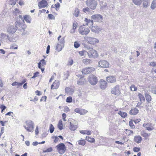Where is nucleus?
I'll list each match as a JSON object with an SVG mask.
<instances>
[{
    "label": "nucleus",
    "mask_w": 156,
    "mask_h": 156,
    "mask_svg": "<svg viewBox=\"0 0 156 156\" xmlns=\"http://www.w3.org/2000/svg\"><path fill=\"white\" fill-rule=\"evenodd\" d=\"M62 122L61 120L59 121L58 125V127L60 130H62L63 129Z\"/></svg>",
    "instance_id": "obj_30"
},
{
    "label": "nucleus",
    "mask_w": 156,
    "mask_h": 156,
    "mask_svg": "<svg viewBox=\"0 0 156 156\" xmlns=\"http://www.w3.org/2000/svg\"><path fill=\"white\" fill-rule=\"evenodd\" d=\"M57 149L59 154H63L66 150V147L64 144L61 143L59 144L56 146Z\"/></svg>",
    "instance_id": "obj_3"
},
{
    "label": "nucleus",
    "mask_w": 156,
    "mask_h": 156,
    "mask_svg": "<svg viewBox=\"0 0 156 156\" xmlns=\"http://www.w3.org/2000/svg\"><path fill=\"white\" fill-rule=\"evenodd\" d=\"M142 0H133V3L136 5H140L142 2Z\"/></svg>",
    "instance_id": "obj_33"
},
{
    "label": "nucleus",
    "mask_w": 156,
    "mask_h": 156,
    "mask_svg": "<svg viewBox=\"0 0 156 156\" xmlns=\"http://www.w3.org/2000/svg\"><path fill=\"white\" fill-rule=\"evenodd\" d=\"M89 8L87 7L83 9V11L84 12L86 13L89 12Z\"/></svg>",
    "instance_id": "obj_59"
},
{
    "label": "nucleus",
    "mask_w": 156,
    "mask_h": 156,
    "mask_svg": "<svg viewBox=\"0 0 156 156\" xmlns=\"http://www.w3.org/2000/svg\"><path fill=\"white\" fill-rule=\"evenodd\" d=\"M48 5V3L46 1L42 0L40 2L38 3V6L39 9L45 8Z\"/></svg>",
    "instance_id": "obj_15"
},
{
    "label": "nucleus",
    "mask_w": 156,
    "mask_h": 156,
    "mask_svg": "<svg viewBox=\"0 0 156 156\" xmlns=\"http://www.w3.org/2000/svg\"><path fill=\"white\" fill-rule=\"evenodd\" d=\"M66 102L68 103H71L72 101V98L71 97H68L66 99Z\"/></svg>",
    "instance_id": "obj_47"
},
{
    "label": "nucleus",
    "mask_w": 156,
    "mask_h": 156,
    "mask_svg": "<svg viewBox=\"0 0 156 156\" xmlns=\"http://www.w3.org/2000/svg\"><path fill=\"white\" fill-rule=\"evenodd\" d=\"M80 43L78 41H76L74 42V46L75 48H79L80 46Z\"/></svg>",
    "instance_id": "obj_41"
},
{
    "label": "nucleus",
    "mask_w": 156,
    "mask_h": 156,
    "mask_svg": "<svg viewBox=\"0 0 156 156\" xmlns=\"http://www.w3.org/2000/svg\"><path fill=\"white\" fill-rule=\"evenodd\" d=\"M17 30V29L14 26H10L7 28V31L9 34H13Z\"/></svg>",
    "instance_id": "obj_12"
},
{
    "label": "nucleus",
    "mask_w": 156,
    "mask_h": 156,
    "mask_svg": "<svg viewBox=\"0 0 156 156\" xmlns=\"http://www.w3.org/2000/svg\"><path fill=\"white\" fill-rule=\"evenodd\" d=\"M151 92L153 93L156 94V87L152 89Z\"/></svg>",
    "instance_id": "obj_60"
},
{
    "label": "nucleus",
    "mask_w": 156,
    "mask_h": 156,
    "mask_svg": "<svg viewBox=\"0 0 156 156\" xmlns=\"http://www.w3.org/2000/svg\"><path fill=\"white\" fill-rule=\"evenodd\" d=\"M77 143H78L79 145L83 146L86 144V141L85 140L81 139L80 140H78L77 141Z\"/></svg>",
    "instance_id": "obj_25"
},
{
    "label": "nucleus",
    "mask_w": 156,
    "mask_h": 156,
    "mask_svg": "<svg viewBox=\"0 0 156 156\" xmlns=\"http://www.w3.org/2000/svg\"><path fill=\"white\" fill-rule=\"evenodd\" d=\"M55 128L52 124H50L49 128L50 132L52 133L54 131Z\"/></svg>",
    "instance_id": "obj_44"
},
{
    "label": "nucleus",
    "mask_w": 156,
    "mask_h": 156,
    "mask_svg": "<svg viewBox=\"0 0 156 156\" xmlns=\"http://www.w3.org/2000/svg\"><path fill=\"white\" fill-rule=\"evenodd\" d=\"M39 74L38 72H36L34 74L33 76L31 77V78L32 79H34L36 77H37Z\"/></svg>",
    "instance_id": "obj_55"
},
{
    "label": "nucleus",
    "mask_w": 156,
    "mask_h": 156,
    "mask_svg": "<svg viewBox=\"0 0 156 156\" xmlns=\"http://www.w3.org/2000/svg\"><path fill=\"white\" fill-rule=\"evenodd\" d=\"M85 39L87 42L92 44H94L99 42L98 39L94 37H86Z\"/></svg>",
    "instance_id": "obj_8"
},
{
    "label": "nucleus",
    "mask_w": 156,
    "mask_h": 156,
    "mask_svg": "<svg viewBox=\"0 0 156 156\" xmlns=\"http://www.w3.org/2000/svg\"><path fill=\"white\" fill-rule=\"evenodd\" d=\"M138 96L140 101H145V98L144 96L142 94L139 93L138 94Z\"/></svg>",
    "instance_id": "obj_40"
},
{
    "label": "nucleus",
    "mask_w": 156,
    "mask_h": 156,
    "mask_svg": "<svg viewBox=\"0 0 156 156\" xmlns=\"http://www.w3.org/2000/svg\"><path fill=\"white\" fill-rule=\"evenodd\" d=\"M129 125L131 127V128L132 129L134 128L135 127L134 124H133V121L131 120L129 122Z\"/></svg>",
    "instance_id": "obj_49"
},
{
    "label": "nucleus",
    "mask_w": 156,
    "mask_h": 156,
    "mask_svg": "<svg viewBox=\"0 0 156 156\" xmlns=\"http://www.w3.org/2000/svg\"><path fill=\"white\" fill-rule=\"evenodd\" d=\"M77 26V23H73V28L74 29H76V27Z\"/></svg>",
    "instance_id": "obj_61"
},
{
    "label": "nucleus",
    "mask_w": 156,
    "mask_h": 156,
    "mask_svg": "<svg viewBox=\"0 0 156 156\" xmlns=\"http://www.w3.org/2000/svg\"><path fill=\"white\" fill-rule=\"evenodd\" d=\"M150 0H144L143 3L144 7L146 8L147 7L148 4L149 3Z\"/></svg>",
    "instance_id": "obj_36"
},
{
    "label": "nucleus",
    "mask_w": 156,
    "mask_h": 156,
    "mask_svg": "<svg viewBox=\"0 0 156 156\" xmlns=\"http://www.w3.org/2000/svg\"><path fill=\"white\" fill-rule=\"evenodd\" d=\"M78 31L82 35H87L89 33L90 30L88 27H86L84 24L80 27L78 29Z\"/></svg>",
    "instance_id": "obj_4"
},
{
    "label": "nucleus",
    "mask_w": 156,
    "mask_h": 156,
    "mask_svg": "<svg viewBox=\"0 0 156 156\" xmlns=\"http://www.w3.org/2000/svg\"><path fill=\"white\" fill-rule=\"evenodd\" d=\"M94 70V68L92 67L86 68L83 69L82 71V73L84 74H87L90 73L92 71Z\"/></svg>",
    "instance_id": "obj_13"
},
{
    "label": "nucleus",
    "mask_w": 156,
    "mask_h": 156,
    "mask_svg": "<svg viewBox=\"0 0 156 156\" xmlns=\"http://www.w3.org/2000/svg\"><path fill=\"white\" fill-rule=\"evenodd\" d=\"M7 37L8 40L11 42H16L18 39V35L14 34H12V36L9 37V36H7Z\"/></svg>",
    "instance_id": "obj_14"
},
{
    "label": "nucleus",
    "mask_w": 156,
    "mask_h": 156,
    "mask_svg": "<svg viewBox=\"0 0 156 156\" xmlns=\"http://www.w3.org/2000/svg\"><path fill=\"white\" fill-rule=\"evenodd\" d=\"M87 54L90 58L97 57L98 56L96 51L91 48H89V51L87 52Z\"/></svg>",
    "instance_id": "obj_7"
},
{
    "label": "nucleus",
    "mask_w": 156,
    "mask_h": 156,
    "mask_svg": "<svg viewBox=\"0 0 156 156\" xmlns=\"http://www.w3.org/2000/svg\"><path fill=\"white\" fill-rule=\"evenodd\" d=\"M69 76V72L66 71V72L64 74V77L65 78V80L67 79Z\"/></svg>",
    "instance_id": "obj_50"
},
{
    "label": "nucleus",
    "mask_w": 156,
    "mask_h": 156,
    "mask_svg": "<svg viewBox=\"0 0 156 156\" xmlns=\"http://www.w3.org/2000/svg\"><path fill=\"white\" fill-rule=\"evenodd\" d=\"M73 89L68 87H66L65 89V92L66 93H69L73 92Z\"/></svg>",
    "instance_id": "obj_37"
},
{
    "label": "nucleus",
    "mask_w": 156,
    "mask_h": 156,
    "mask_svg": "<svg viewBox=\"0 0 156 156\" xmlns=\"http://www.w3.org/2000/svg\"><path fill=\"white\" fill-rule=\"evenodd\" d=\"M111 92L112 94L117 96L119 95L120 94L119 85H117L115 87L113 88L111 91Z\"/></svg>",
    "instance_id": "obj_9"
},
{
    "label": "nucleus",
    "mask_w": 156,
    "mask_h": 156,
    "mask_svg": "<svg viewBox=\"0 0 156 156\" xmlns=\"http://www.w3.org/2000/svg\"><path fill=\"white\" fill-rule=\"evenodd\" d=\"M86 140L91 143H94L95 141V140L94 138H91L89 136H86Z\"/></svg>",
    "instance_id": "obj_32"
},
{
    "label": "nucleus",
    "mask_w": 156,
    "mask_h": 156,
    "mask_svg": "<svg viewBox=\"0 0 156 156\" xmlns=\"http://www.w3.org/2000/svg\"><path fill=\"white\" fill-rule=\"evenodd\" d=\"M85 22V26H87L89 27L92 26L93 24V21L92 20H90L87 18H85L84 20Z\"/></svg>",
    "instance_id": "obj_19"
},
{
    "label": "nucleus",
    "mask_w": 156,
    "mask_h": 156,
    "mask_svg": "<svg viewBox=\"0 0 156 156\" xmlns=\"http://www.w3.org/2000/svg\"><path fill=\"white\" fill-rule=\"evenodd\" d=\"M133 151L135 152H137L140 150V148L139 147H134L133 149Z\"/></svg>",
    "instance_id": "obj_52"
},
{
    "label": "nucleus",
    "mask_w": 156,
    "mask_h": 156,
    "mask_svg": "<svg viewBox=\"0 0 156 156\" xmlns=\"http://www.w3.org/2000/svg\"><path fill=\"white\" fill-rule=\"evenodd\" d=\"M83 63L87 64L89 63L90 60L87 59H83Z\"/></svg>",
    "instance_id": "obj_54"
},
{
    "label": "nucleus",
    "mask_w": 156,
    "mask_h": 156,
    "mask_svg": "<svg viewBox=\"0 0 156 156\" xmlns=\"http://www.w3.org/2000/svg\"><path fill=\"white\" fill-rule=\"evenodd\" d=\"M146 129L148 131H151L153 130L154 129V127L152 126V125H151L149 127L147 126L146 127Z\"/></svg>",
    "instance_id": "obj_53"
},
{
    "label": "nucleus",
    "mask_w": 156,
    "mask_h": 156,
    "mask_svg": "<svg viewBox=\"0 0 156 156\" xmlns=\"http://www.w3.org/2000/svg\"><path fill=\"white\" fill-rule=\"evenodd\" d=\"M19 28L20 29H22L23 30H19V31L20 32L23 31H24V30L25 29L26 26L25 25V24H23V26H22V27L21 26H20Z\"/></svg>",
    "instance_id": "obj_57"
},
{
    "label": "nucleus",
    "mask_w": 156,
    "mask_h": 156,
    "mask_svg": "<svg viewBox=\"0 0 156 156\" xmlns=\"http://www.w3.org/2000/svg\"><path fill=\"white\" fill-rule=\"evenodd\" d=\"M91 18L93 21L98 22H101L103 20V16L98 14L93 15L91 16Z\"/></svg>",
    "instance_id": "obj_6"
},
{
    "label": "nucleus",
    "mask_w": 156,
    "mask_h": 156,
    "mask_svg": "<svg viewBox=\"0 0 156 156\" xmlns=\"http://www.w3.org/2000/svg\"><path fill=\"white\" fill-rule=\"evenodd\" d=\"M20 13V11L18 9H15V11L13 12V14L15 16L18 15Z\"/></svg>",
    "instance_id": "obj_43"
},
{
    "label": "nucleus",
    "mask_w": 156,
    "mask_h": 156,
    "mask_svg": "<svg viewBox=\"0 0 156 156\" xmlns=\"http://www.w3.org/2000/svg\"><path fill=\"white\" fill-rule=\"evenodd\" d=\"M10 48L12 49H16L18 48V46L17 45H12L11 46Z\"/></svg>",
    "instance_id": "obj_58"
},
{
    "label": "nucleus",
    "mask_w": 156,
    "mask_h": 156,
    "mask_svg": "<svg viewBox=\"0 0 156 156\" xmlns=\"http://www.w3.org/2000/svg\"><path fill=\"white\" fill-rule=\"evenodd\" d=\"M25 20V21L27 23H30L31 21V18L30 16L28 15H25L24 16L23 20Z\"/></svg>",
    "instance_id": "obj_24"
},
{
    "label": "nucleus",
    "mask_w": 156,
    "mask_h": 156,
    "mask_svg": "<svg viewBox=\"0 0 156 156\" xmlns=\"http://www.w3.org/2000/svg\"><path fill=\"white\" fill-rule=\"evenodd\" d=\"M52 151V147H50L47 149L45 150H43V153L50 152H51Z\"/></svg>",
    "instance_id": "obj_42"
},
{
    "label": "nucleus",
    "mask_w": 156,
    "mask_h": 156,
    "mask_svg": "<svg viewBox=\"0 0 156 156\" xmlns=\"http://www.w3.org/2000/svg\"><path fill=\"white\" fill-rule=\"evenodd\" d=\"M47 98V97L46 96H43L42 97V98L40 99V101H45Z\"/></svg>",
    "instance_id": "obj_62"
},
{
    "label": "nucleus",
    "mask_w": 156,
    "mask_h": 156,
    "mask_svg": "<svg viewBox=\"0 0 156 156\" xmlns=\"http://www.w3.org/2000/svg\"><path fill=\"white\" fill-rule=\"evenodd\" d=\"M48 17L50 19L53 20L55 19V17L54 16L51 14H49L48 15Z\"/></svg>",
    "instance_id": "obj_56"
},
{
    "label": "nucleus",
    "mask_w": 156,
    "mask_h": 156,
    "mask_svg": "<svg viewBox=\"0 0 156 156\" xmlns=\"http://www.w3.org/2000/svg\"><path fill=\"white\" fill-rule=\"evenodd\" d=\"M156 7V0H153L151 5V8L154 9Z\"/></svg>",
    "instance_id": "obj_35"
},
{
    "label": "nucleus",
    "mask_w": 156,
    "mask_h": 156,
    "mask_svg": "<svg viewBox=\"0 0 156 156\" xmlns=\"http://www.w3.org/2000/svg\"><path fill=\"white\" fill-rule=\"evenodd\" d=\"M139 112L138 110L136 108L132 109L129 111V113L131 115H136Z\"/></svg>",
    "instance_id": "obj_22"
},
{
    "label": "nucleus",
    "mask_w": 156,
    "mask_h": 156,
    "mask_svg": "<svg viewBox=\"0 0 156 156\" xmlns=\"http://www.w3.org/2000/svg\"><path fill=\"white\" fill-rule=\"evenodd\" d=\"M57 83H58V82L56 81L55 82L53 83V84L51 85V89H57L59 87V85Z\"/></svg>",
    "instance_id": "obj_29"
},
{
    "label": "nucleus",
    "mask_w": 156,
    "mask_h": 156,
    "mask_svg": "<svg viewBox=\"0 0 156 156\" xmlns=\"http://www.w3.org/2000/svg\"><path fill=\"white\" fill-rule=\"evenodd\" d=\"M99 66L101 68H108L109 67V63L106 60H102L98 62Z\"/></svg>",
    "instance_id": "obj_10"
},
{
    "label": "nucleus",
    "mask_w": 156,
    "mask_h": 156,
    "mask_svg": "<svg viewBox=\"0 0 156 156\" xmlns=\"http://www.w3.org/2000/svg\"><path fill=\"white\" fill-rule=\"evenodd\" d=\"M85 80L80 78L79 80L77 81V84L79 85H82L83 84Z\"/></svg>",
    "instance_id": "obj_31"
},
{
    "label": "nucleus",
    "mask_w": 156,
    "mask_h": 156,
    "mask_svg": "<svg viewBox=\"0 0 156 156\" xmlns=\"http://www.w3.org/2000/svg\"><path fill=\"white\" fill-rule=\"evenodd\" d=\"M131 90L132 91H135L137 90V88L134 85H132L130 87Z\"/></svg>",
    "instance_id": "obj_46"
},
{
    "label": "nucleus",
    "mask_w": 156,
    "mask_h": 156,
    "mask_svg": "<svg viewBox=\"0 0 156 156\" xmlns=\"http://www.w3.org/2000/svg\"><path fill=\"white\" fill-rule=\"evenodd\" d=\"M80 12L79 9L77 8H75L74 12L73 13V15L76 17L78 16Z\"/></svg>",
    "instance_id": "obj_34"
},
{
    "label": "nucleus",
    "mask_w": 156,
    "mask_h": 156,
    "mask_svg": "<svg viewBox=\"0 0 156 156\" xmlns=\"http://www.w3.org/2000/svg\"><path fill=\"white\" fill-rule=\"evenodd\" d=\"M77 128V124L76 122L73 120L72 122H70V126L69 128L71 130H75Z\"/></svg>",
    "instance_id": "obj_11"
},
{
    "label": "nucleus",
    "mask_w": 156,
    "mask_h": 156,
    "mask_svg": "<svg viewBox=\"0 0 156 156\" xmlns=\"http://www.w3.org/2000/svg\"><path fill=\"white\" fill-rule=\"evenodd\" d=\"M88 80L89 83L92 85H96L98 82L97 77L93 75H89L88 78Z\"/></svg>",
    "instance_id": "obj_5"
},
{
    "label": "nucleus",
    "mask_w": 156,
    "mask_h": 156,
    "mask_svg": "<svg viewBox=\"0 0 156 156\" xmlns=\"http://www.w3.org/2000/svg\"><path fill=\"white\" fill-rule=\"evenodd\" d=\"M64 47V46H62V44H60L59 43H58L55 49L58 51L59 52L62 50Z\"/></svg>",
    "instance_id": "obj_26"
},
{
    "label": "nucleus",
    "mask_w": 156,
    "mask_h": 156,
    "mask_svg": "<svg viewBox=\"0 0 156 156\" xmlns=\"http://www.w3.org/2000/svg\"><path fill=\"white\" fill-rule=\"evenodd\" d=\"M118 114L120 115L122 117L124 118H125L127 115L126 113L122 112L121 111H119L118 112Z\"/></svg>",
    "instance_id": "obj_27"
},
{
    "label": "nucleus",
    "mask_w": 156,
    "mask_h": 156,
    "mask_svg": "<svg viewBox=\"0 0 156 156\" xmlns=\"http://www.w3.org/2000/svg\"><path fill=\"white\" fill-rule=\"evenodd\" d=\"M26 125H24L25 129L28 132H32L34 128V123L30 120H27L26 121Z\"/></svg>",
    "instance_id": "obj_1"
},
{
    "label": "nucleus",
    "mask_w": 156,
    "mask_h": 156,
    "mask_svg": "<svg viewBox=\"0 0 156 156\" xmlns=\"http://www.w3.org/2000/svg\"><path fill=\"white\" fill-rule=\"evenodd\" d=\"M150 66L153 67L156 66V62H151L150 64Z\"/></svg>",
    "instance_id": "obj_64"
},
{
    "label": "nucleus",
    "mask_w": 156,
    "mask_h": 156,
    "mask_svg": "<svg viewBox=\"0 0 156 156\" xmlns=\"http://www.w3.org/2000/svg\"><path fill=\"white\" fill-rule=\"evenodd\" d=\"M69 111H70L69 109V108L68 107L66 106L64 108V111L65 112L67 113V112H69Z\"/></svg>",
    "instance_id": "obj_63"
},
{
    "label": "nucleus",
    "mask_w": 156,
    "mask_h": 156,
    "mask_svg": "<svg viewBox=\"0 0 156 156\" xmlns=\"http://www.w3.org/2000/svg\"><path fill=\"white\" fill-rule=\"evenodd\" d=\"M39 62H41L42 67L46 64V63L44 59L41 60Z\"/></svg>",
    "instance_id": "obj_48"
},
{
    "label": "nucleus",
    "mask_w": 156,
    "mask_h": 156,
    "mask_svg": "<svg viewBox=\"0 0 156 156\" xmlns=\"http://www.w3.org/2000/svg\"><path fill=\"white\" fill-rule=\"evenodd\" d=\"M101 84V89L104 90L107 87V84L106 82L103 80H100Z\"/></svg>",
    "instance_id": "obj_20"
},
{
    "label": "nucleus",
    "mask_w": 156,
    "mask_h": 156,
    "mask_svg": "<svg viewBox=\"0 0 156 156\" xmlns=\"http://www.w3.org/2000/svg\"><path fill=\"white\" fill-rule=\"evenodd\" d=\"M101 30V28L97 26H93L91 29V31L96 33H98Z\"/></svg>",
    "instance_id": "obj_18"
},
{
    "label": "nucleus",
    "mask_w": 156,
    "mask_h": 156,
    "mask_svg": "<svg viewBox=\"0 0 156 156\" xmlns=\"http://www.w3.org/2000/svg\"><path fill=\"white\" fill-rule=\"evenodd\" d=\"M79 53L81 56H84L86 55L87 54V52L85 51H79Z\"/></svg>",
    "instance_id": "obj_39"
},
{
    "label": "nucleus",
    "mask_w": 156,
    "mask_h": 156,
    "mask_svg": "<svg viewBox=\"0 0 156 156\" xmlns=\"http://www.w3.org/2000/svg\"><path fill=\"white\" fill-rule=\"evenodd\" d=\"M100 4L102 9L107 10L108 9L107 4L106 2H104L102 1L100 2Z\"/></svg>",
    "instance_id": "obj_21"
},
{
    "label": "nucleus",
    "mask_w": 156,
    "mask_h": 156,
    "mask_svg": "<svg viewBox=\"0 0 156 156\" xmlns=\"http://www.w3.org/2000/svg\"><path fill=\"white\" fill-rule=\"evenodd\" d=\"M134 139L135 142L139 144L141 142L142 138L140 136H135L134 137Z\"/></svg>",
    "instance_id": "obj_23"
},
{
    "label": "nucleus",
    "mask_w": 156,
    "mask_h": 156,
    "mask_svg": "<svg viewBox=\"0 0 156 156\" xmlns=\"http://www.w3.org/2000/svg\"><path fill=\"white\" fill-rule=\"evenodd\" d=\"M87 111L86 110L84 109L80 108V115H83L85 114L86 113H87Z\"/></svg>",
    "instance_id": "obj_38"
},
{
    "label": "nucleus",
    "mask_w": 156,
    "mask_h": 156,
    "mask_svg": "<svg viewBox=\"0 0 156 156\" xmlns=\"http://www.w3.org/2000/svg\"><path fill=\"white\" fill-rule=\"evenodd\" d=\"M145 97L146 100L148 103H150L151 100V96L147 93L145 94Z\"/></svg>",
    "instance_id": "obj_28"
},
{
    "label": "nucleus",
    "mask_w": 156,
    "mask_h": 156,
    "mask_svg": "<svg viewBox=\"0 0 156 156\" xmlns=\"http://www.w3.org/2000/svg\"><path fill=\"white\" fill-rule=\"evenodd\" d=\"M86 3L87 5L92 10L95 9L98 5L97 2L95 0H87Z\"/></svg>",
    "instance_id": "obj_2"
},
{
    "label": "nucleus",
    "mask_w": 156,
    "mask_h": 156,
    "mask_svg": "<svg viewBox=\"0 0 156 156\" xmlns=\"http://www.w3.org/2000/svg\"><path fill=\"white\" fill-rule=\"evenodd\" d=\"M106 80L109 83H113L116 81V78L114 76H110L106 77Z\"/></svg>",
    "instance_id": "obj_17"
},
{
    "label": "nucleus",
    "mask_w": 156,
    "mask_h": 156,
    "mask_svg": "<svg viewBox=\"0 0 156 156\" xmlns=\"http://www.w3.org/2000/svg\"><path fill=\"white\" fill-rule=\"evenodd\" d=\"M24 24L23 22V23L20 22V21H17L15 23V27L17 29V30L18 31L19 30H23L22 29H21L19 27L20 26H21L22 27V26H23V24Z\"/></svg>",
    "instance_id": "obj_16"
},
{
    "label": "nucleus",
    "mask_w": 156,
    "mask_h": 156,
    "mask_svg": "<svg viewBox=\"0 0 156 156\" xmlns=\"http://www.w3.org/2000/svg\"><path fill=\"white\" fill-rule=\"evenodd\" d=\"M59 41V43L60 44H62V46H64V43H65V39L64 37H62V38Z\"/></svg>",
    "instance_id": "obj_45"
},
{
    "label": "nucleus",
    "mask_w": 156,
    "mask_h": 156,
    "mask_svg": "<svg viewBox=\"0 0 156 156\" xmlns=\"http://www.w3.org/2000/svg\"><path fill=\"white\" fill-rule=\"evenodd\" d=\"M150 134H148L145 132H143L141 133V135L144 137H147L149 136Z\"/></svg>",
    "instance_id": "obj_51"
}]
</instances>
